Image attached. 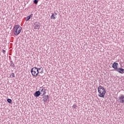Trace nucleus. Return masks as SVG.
Returning <instances> with one entry per match:
<instances>
[{
  "instance_id": "obj_1",
  "label": "nucleus",
  "mask_w": 124,
  "mask_h": 124,
  "mask_svg": "<svg viewBox=\"0 0 124 124\" xmlns=\"http://www.w3.org/2000/svg\"><path fill=\"white\" fill-rule=\"evenodd\" d=\"M98 96L99 97H103L104 98V96L105 95V93H106V91L103 86H99L98 87Z\"/></svg>"
},
{
  "instance_id": "obj_7",
  "label": "nucleus",
  "mask_w": 124,
  "mask_h": 124,
  "mask_svg": "<svg viewBox=\"0 0 124 124\" xmlns=\"http://www.w3.org/2000/svg\"><path fill=\"white\" fill-rule=\"evenodd\" d=\"M115 71L119 72V73H121V74H124V69L122 68H119L117 70H115Z\"/></svg>"
},
{
  "instance_id": "obj_9",
  "label": "nucleus",
  "mask_w": 124,
  "mask_h": 124,
  "mask_svg": "<svg viewBox=\"0 0 124 124\" xmlns=\"http://www.w3.org/2000/svg\"><path fill=\"white\" fill-rule=\"evenodd\" d=\"M21 31H22V27H20V25H19V28L18 30V32H17V30H15V35L17 36L18 35V34H19V33L21 32Z\"/></svg>"
},
{
  "instance_id": "obj_11",
  "label": "nucleus",
  "mask_w": 124,
  "mask_h": 124,
  "mask_svg": "<svg viewBox=\"0 0 124 124\" xmlns=\"http://www.w3.org/2000/svg\"><path fill=\"white\" fill-rule=\"evenodd\" d=\"M40 94H41V93H40V91L39 90L38 91H36L34 93V96H35V97H38V96H39Z\"/></svg>"
},
{
  "instance_id": "obj_6",
  "label": "nucleus",
  "mask_w": 124,
  "mask_h": 124,
  "mask_svg": "<svg viewBox=\"0 0 124 124\" xmlns=\"http://www.w3.org/2000/svg\"><path fill=\"white\" fill-rule=\"evenodd\" d=\"M44 96H43V101L44 102H49V96L46 95H44Z\"/></svg>"
},
{
  "instance_id": "obj_18",
  "label": "nucleus",
  "mask_w": 124,
  "mask_h": 124,
  "mask_svg": "<svg viewBox=\"0 0 124 124\" xmlns=\"http://www.w3.org/2000/svg\"><path fill=\"white\" fill-rule=\"evenodd\" d=\"M11 76L12 77H15V74L14 73H12Z\"/></svg>"
},
{
  "instance_id": "obj_5",
  "label": "nucleus",
  "mask_w": 124,
  "mask_h": 124,
  "mask_svg": "<svg viewBox=\"0 0 124 124\" xmlns=\"http://www.w3.org/2000/svg\"><path fill=\"white\" fill-rule=\"evenodd\" d=\"M39 91L40 92L42 96L45 95L46 93V92L45 91L46 90L45 88L40 87Z\"/></svg>"
},
{
  "instance_id": "obj_4",
  "label": "nucleus",
  "mask_w": 124,
  "mask_h": 124,
  "mask_svg": "<svg viewBox=\"0 0 124 124\" xmlns=\"http://www.w3.org/2000/svg\"><path fill=\"white\" fill-rule=\"evenodd\" d=\"M33 26L35 30H39L40 29V23L36 22L34 23Z\"/></svg>"
},
{
  "instance_id": "obj_17",
  "label": "nucleus",
  "mask_w": 124,
  "mask_h": 124,
  "mask_svg": "<svg viewBox=\"0 0 124 124\" xmlns=\"http://www.w3.org/2000/svg\"><path fill=\"white\" fill-rule=\"evenodd\" d=\"M30 19H31V18L29 16H28L26 17V21H29V20H30Z\"/></svg>"
},
{
  "instance_id": "obj_14",
  "label": "nucleus",
  "mask_w": 124,
  "mask_h": 124,
  "mask_svg": "<svg viewBox=\"0 0 124 124\" xmlns=\"http://www.w3.org/2000/svg\"><path fill=\"white\" fill-rule=\"evenodd\" d=\"M7 102H8V103H9L10 104H12V100H11V99H7Z\"/></svg>"
},
{
  "instance_id": "obj_2",
  "label": "nucleus",
  "mask_w": 124,
  "mask_h": 124,
  "mask_svg": "<svg viewBox=\"0 0 124 124\" xmlns=\"http://www.w3.org/2000/svg\"><path fill=\"white\" fill-rule=\"evenodd\" d=\"M31 72L32 75V76H34V77H36V76H38L39 74V71L37 69V67H33L31 70Z\"/></svg>"
},
{
  "instance_id": "obj_20",
  "label": "nucleus",
  "mask_w": 124,
  "mask_h": 124,
  "mask_svg": "<svg viewBox=\"0 0 124 124\" xmlns=\"http://www.w3.org/2000/svg\"><path fill=\"white\" fill-rule=\"evenodd\" d=\"M2 53H3V54H5V50H2Z\"/></svg>"
},
{
  "instance_id": "obj_8",
  "label": "nucleus",
  "mask_w": 124,
  "mask_h": 124,
  "mask_svg": "<svg viewBox=\"0 0 124 124\" xmlns=\"http://www.w3.org/2000/svg\"><path fill=\"white\" fill-rule=\"evenodd\" d=\"M119 65V63L116 62H114L113 64H112V67L113 68H114V69H115V70H117L118 68V66Z\"/></svg>"
},
{
  "instance_id": "obj_15",
  "label": "nucleus",
  "mask_w": 124,
  "mask_h": 124,
  "mask_svg": "<svg viewBox=\"0 0 124 124\" xmlns=\"http://www.w3.org/2000/svg\"><path fill=\"white\" fill-rule=\"evenodd\" d=\"M11 66L12 67H13V68H14V67H15V65L14 64V63L13 62V61H11Z\"/></svg>"
},
{
  "instance_id": "obj_19",
  "label": "nucleus",
  "mask_w": 124,
  "mask_h": 124,
  "mask_svg": "<svg viewBox=\"0 0 124 124\" xmlns=\"http://www.w3.org/2000/svg\"><path fill=\"white\" fill-rule=\"evenodd\" d=\"M32 16H33V14H31L30 16H29L30 17V18H31V17H32Z\"/></svg>"
},
{
  "instance_id": "obj_16",
  "label": "nucleus",
  "mask_w": 124,
  "mask_h": 124,
  "mask_svg": "<svg viewBox=\"0 0 124 124\" xmlns=\"http://www.w3.org/2000/svg\"><path fill=\"white\" fill-rule=\"evenodd\" d=\"M33 2L35 4H37V3H38V0H34Z\"/></svg>"
},
{
  "instance_id": "obj_3",
  "label": "nucleus",
  "mask_w": 124,
  "mask_h": 124,
  "mask_svg": "<svg viewBox=\"0 0 124 124\" xmlns=\"http://www.w3.org/2000/svg\"><path fill=\"white\" fill-rule=\"evenodd\" d=\"M118 102L119 103H123L124 104V95L121 94L120 96L118 97Z\"/></svg>"
},
{
  "instance_id": "obj_21",
  "label": "nucleus",
  "mask_w": 124,
  "mask_h": 124,
  "mask_svg": "<svg viewBox=\"0 0 124 124\" xmlns=\"http://www.w3.org/2000/svg\"><path fill=\"white\" fill-rule=\"evenodd\" d=\"M73 108H76V106L75 107V105H73V106H72Z\"/></svg>"
},
{
  "instance_id": "obj_10",
  "label": "nucleus",
  "mask_w": 124,
  "mask_h": 124,
  "mask_svg": "<svg viewBox=\"0 0 124 124\" xmlns=\"http://www.w3.org/2000/svg\"><path fill=\"white\" fill-rule=\"evenodd\" d=\"M19 25H16L14 28V33L15 35V31L16 30V32H18V30H19Z\"/></svg>"
},
{
  "instance_id": "obj_12",
  "label": "nucleus",
  "mask_w": 124,
  "mask_h": 124,
  "mask_svg": "<svg viewBox=\"0 0 124 124\" xmlns=\"http://www.w3.org/2000/svg\"><path fill=\"white\" fill-rule=\"evenodd\" d=\"M56 16H57V13H54V14H52V16H51L50 18L51 19H53V20H55V19H56Z\"/></svg>"
},
{
  "instance_id": "obj_13",
  "label": "nucleus",
  "mask_w": 124,
  "mask_h": 124,
  "mask_svg": "<svg viewBox=\"0 0 124 124\" xmlns=\"http://www.w3.org/2000/svg\"><path fill=\"white\" fill-rule=\"evenodd\" d=\"M37 69H38V71H39V70H41V71L39 72V73H41V74H42V73H43V68H42V67H41L39 68H37Z\"/></svg>"
}]
</instances>
